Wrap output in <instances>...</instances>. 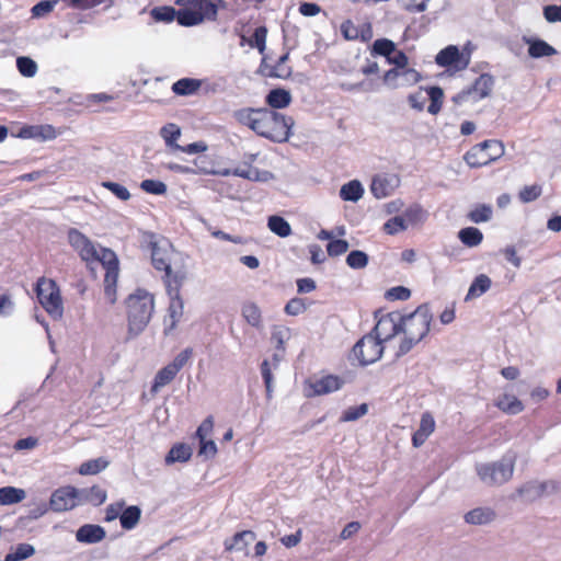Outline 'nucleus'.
<instances>
[{
    "instance_id": "obj_1",
    "label": "nucleus",
    "mask_w": 561,
    "mask_h": 561,
    "mask_svg": "<svg viewBox=\"0 0 561 561\" xmlns=\"http://www.w3.org/2000/svg\"><path fill=\"white\" fill-rule=\"evenodd\" d=\"M257 122L254 133L273 142H286L291 136L295 121L272 108L261 107L256 111Z\"/></svg>"
},
{
    "instance_id": "obj_2",
    "label": "nucleus",
    "mask_w": 561,
    "mask_h": 561,
    "mask_svg": "<svg viewBox=\"0 0 561 561\" xmlns=\"http://www.w3.org/2000/svg\"><path fill=\"white\" fill-rule=\"evenodd\" d=\"M128 333L127 339L138 336L147 328L153 310V296L144 289H137L126 300Z\"/></svg>"
},
{
    "instance_id": "obj_3",
    "label": "nucleus",
    "mask_w": 561,
    "mask_h": 561,
    "mask_svg": "<svg viewBox=\"0 0 561 561\" xmlns=\"http://www.w3.org/2000/svg\"><path fill=\"white\" fill-rule=\"evenodd\" d=\"M516 460V453L507 451L496 461L477 463V476L488 486L503 485L512 479Z\"/></svg>"
},
{
    "instance_id": "obj_4",
    "label": "nucleus",
    "mask_w": 561,
    "mask_h": 561,
    "mask_svg": "<svg viewBox=\"0 0 561 561\" xmlns=\"http://www.w3.org/2000/svg\"><path fill=\"white\" fill-rule=\"evenodd\" d=\"M504 154V145L496 139L484 140L466 152L463 159L471 168H480Z\"/></svg>"
},
{
    "instance_id": "obj_5",
    "label": "nucleus",
    "mask_w": 561,
    "mask_h": 561,
    "mask_svg": "<svg viewBox=\"0 0 561 561\" xmlns=\"http://www.w3.org/2000/svg\"><path fill=\"white\" fill-rule=\"evenodd\" d=\"M151 262L156 270L164 272V283L173 279L175 272H181L184 255L176 248H151Z\"/></svg>"
},
{
    "instance_id": "obj_6",
    "label": "nucleus",
    "mask_w": 561,
    "mask_h": 561,
    "mask_svg": "<svg viewBox=\"0 0 561 561\" xmlns=\"http://www.w3.org/2000/svg\"><path fill=\"white\" fill-rule=\"evenodd\" d=\"M432 319L428 305H420L413 312L403 316L402 333L422 341L430 332Z\"/></svg>"
},
{
    "instance_id": "obj_7",
    "label": "nucleus",
    "mask_w": 561,
    "mask_h": 561,
    "mask_svg": "<svg viewBox=\"0 0 561 561\" xmlns=\"http://www.w3.org/2000/svg\"><path fill=\"white\" fill-rule=\"evenodd\" d=\"M80 256L91 263H99L105 268L104 282L115 284L118 277V259L111 248H81Z\"/></svg>"
},
{
    "instance_id": "obj_8",
    "label": "nucleus",
    "mask_w": 561,
    "mask_h": 561,
    "mask_svg": "<svg viewBox=\"0 0 561 561\" xmlns=\"http://www.w3.org/2000/svg\"><path fill=\"white\" fill-rule=\"evenodd\" d=\"M37 298L43 308L54 319H60L64 313L59 288L51 279L39 278L36 284Z\"/></svg>"
},
{
    "instance_id": "obj_9",
    "label": "nucleus",
    "mask_w": 561,
    "mask_h": 561,
    "mask_svg": "<svg viewBox=\"0 0 561 561\" xmlns=\"http://www.w3.org/2000/svg\"><path fill=\"white\" fill-rule=\"evenodd\" d=\"M494 87V78L489 73L480 75L473 84L461 90L456 95L453 96L451 101L456 105H462L465 103L471 102L477 103L480 100L490 95L492 89Z\"/></svg>"
},
{
    "instance_id": "obj_10",
    "label": "nucleus",
    "mask_w": 561,
    "mask_h": 561,
    "mask_svg": "<svg viewBox=\"0 0 561 561\" xmlns=\"http://www.w3.org/2000/svg\"><path fill=\"white\" fill-rule=\"evenodd\" d=\"M185 279L183 272H175L173 279L167 280V291L170 296V305L168 308L171 323L165 328V334L175 329L179 320L183 314L184 304L180 295V288Z\"/></svg>"
},
{
    "instance_id": "obj_11",
    "label": "nucleus",
    "mask_w": 561,
    "mask_h": 561,
    "mask_svg": "<svg viewBox=\"0 0 561 561\" xmlns=\"http://www.w3.org/2000/svg\"><path fill=\"white\" fill-rule=\"evenodd\" d=\"M383 353L382 342L373 333L362 337L353 347L354 356L363 366L377 362Z\"/></svg>"
},
{
    "instance_id": "obj_12",
    "label": "nucleus",
    "mask_w": 561,
    "mask_h": 561,
    "mask_svg": "<svg viewBox=\"0 0 561 561\" xmlns=\"http://www.w3.org/2000/svg\"><path fill=\"white\" fill-rule=\"evenodd\" d=\"M403 316L398 312L383 314L373 329V333L382 343L391 340L399 333H402Z\"/></svg>"
},
{
    "instance_id": "obj_13",
    "label": "nucleus",
    "mask_w": 561,
    "mask_h": 561,
    "mask_svg": "<svg viewBox=\"0 0 561 561\" xmlns=\"http://www.w3.org/2000/svg\"><path fill=\"white\" fill-rule=\"evenodd\" d=\"M77 505H80L78 489L70 485L54 491L49 500V508L54 512H65Z\"/></svg>"
},
{
    "instance_id": "obj_14",
    "label": "nucleus",
    "mask_w": 561,
    "mask_h": 561,
    "mask_svg": "<svg viewBox=\"0 0 561 561\" xmlns=\"http://www.w3.org/2000/svg\"><path fill=\"white\" fill-rule=\"evenodd\" d=\"M224 3L222 0H178L176 4L191 7L199 13L204 20L214 21L218 14V5Z\"/></svg>"
},
{
    "instance_id": "obj_15",
    "label": "nucleus",
    "mask_w": 561,
    "mask_h": 561,
    "mask_svg": "<svg viewBox=\"0 0 561 561\" xmlns=\"http://www.w3.org/2000/svg\"><path fill=\"white\" fill-rule=\"evenodd\" d=\"M344 385V380L337 376L328 375L309 383L311 392L307 396H322L337 391Z\"/></svg>"
},
{
    "instance_id": "obj_16",
    "label": "nucleus",
    "mask_w": 561,
    "mask_h": 561,
    "mask_svg": "<svg viewBox=\"0 0 561 561\" xmlns=\"http://www.w3.org/2000/svg\"><path fill=\"white\" fill-rule=\"evenodd\" d=\"M523 42L528 46V55L534 59L556 55L557 49L546 41L538 37L523 36Z\"/></svg>"
},
{
    "instance_id": "obj_17",
    "label": "nucleus",
    "mask_w": 561,
    "mask_h": 561,
    "mask_svg": "<svg viewBox=\"0 0 561 561\" xmlns=\"http://www.w3.org/2000/svg\"><path fill=\"white\" fill-rule=\"evenodd\" d=\"M106 537L105 529L95 524H84L76 531V539L82 543H98Z\"/></svg>"
},
{
    "instance_id": "obj_18",
    "label": "nucleus",
    "mask_w": 561,
    "mask_h": 561,
    "mask_svg": "<svg viewBox=\"0 0 561 561\" xmlns=\"http://www.w3.org/2000/svg\"><path fill=\"white\" fill-rule=\"evenodd\" d=\"M461 54L457 46L449 45L442 49L435 57V61L440 67H450L455 66L457 69H463L468 66V60H465L462 65H459L461 61Z\"/></svg>"
},
{
    "instance_id": "obj_19",
    "label": "nucleus",
    "mask_w": 561,
    "mask_h": 561,
    "mask_svg": "<svg viewBox=\"0 0 561 561\" xmlns=\"http://www.w3.org/2000/svg\"><path fill=\"white\" fill-rule=\"evenodd\" d=\"M56 130L51 125H32L20 129L18 137L23 139L51 140L56 138Z\"/></svg>"
},
{
    "instance_id": "obj_20",
    "label": "nucleus",
    "mask_w": 561,
    "mask_h": 561,
    "mask_svg": "<svg viewBox=\"0 0 561 561\" xmlns=\"http://www.w3.org/2000/svg\"><path fill=\"white\" fill-rule=\"evenodd\" d=\"M397 183L396 176L377 175L373 179L370 191L376 198H385L392 193Z\"/></svg>"
},
{
    "instance_id": "obj_21",
    "label": "nucleus",
    "mask_w": 561,
    "mask_h": 561,
    "mask_svg": "<svg viewBox=\"0 0 561 561\" xmlns=\"http://www.w3.org/2000/svg\"><path fill=\"white\" fill-rule=\"evenodd\" d=\"M79 504L90 503L94 506H99L106 501V491L99 485L91 488L78 489Z\"/></svg>"
},
{
    "instance_id": "obj_22",
    "label": "nucleus",
    "mask_w": 561,
    "mask_h": 561,
    "mask_svg": "<svg viewBox=\"0 0 561 561\" xmlns=\"http://www.w3.org/2000/svg\"><path fill=\"white\" fill-rule=\"evenodd\" d=\"M265 102L272 110H280L287 107L291 102L290 92L276 88L272 89L265 96Z\"/></svg>"
},
{
    "instance_id": "obj_23",
    "label": "nucleus",
    "mask_w": 561,
    "mask_h": 561,
    "mask_svg": "<svg viewBox=\"0 0 561 561\" xmlns=\"http://www.w3.org/2000/svg\"><path fill=\"white\" fill-rule=\"evenodd\" d=\"M256 536L255 533L252 530H243L240 533H237L231 541L226 540L225 547L228 551H244L247 553V548L249 545H251L255 540Z\"/></svg>"
},
{
    "instance_id": "obj_24",
    "label": "nucleus",
    "mask_w": 561,
    "mask_h": 561,
    "mask_svg": "<svg viewBox=\"0 0 561 561\" xmlns=\"http://www.w3.org/2000/svg\"><path fill=\"white\" fill-rule=\"evenodd\" d=\"M516 496L520 497L526 503H533L541 497L539 490V481L530 480L522 484L516 489L515 494L512 495V499Z\"/></svg>"
},
{
    "instance_id": "obj_25",
    "label": "nucleus",
    "mask_w": 561,
    "mask_h": 561,
    "mask_svg": "<svg viewBox=\"0 0 561 561\" xmlns=\"http://www.w3.org/2000/svg\"><path fill=\"white\" fill-rule=\"evenodd\" d=\"M495 518V513L488 507H477L465 515V520L471 525H485Z\"/></svg>"
},
{
    "instance_id": "obj_26",
    "label": "nucleus",
    "mask_w": 561,
    "mask_h": 561,
    "mask_svg": "<svg viewBox=\"0 0 561 561\" xmlns=\"http://www.w3.org/2000/svg\"><path fill=\"white\" fill-rule=\"evenodd\" d=\"M192 448L190 445L184 443H178L172 446L165 456V463L171 465L174 462H186L192 457Z\"/></svg>"
},
{
    "instance_id": "obj_27",
    "label": "nucleus",
    "mask_w": 561,
    "mask_h": 561,
    "mask_svg": "<svg viewBox=\"0 0 561 561\" xmlns=\"http://www.w3.org/2000/svg\"><path fill=\"white\" fill-rule=\"evenodd\" d=\"M141 517V508L137 505H130L123 508L121 514V526L125 530L134 529Z\"/></svg>"
},
{
    "instance_id": "obj_28",
    "label": "nucleus",
    "mask_w": 561,
    "mask_h": 561,
    "mask_svg": "<svg viewBox=\"0 0 561 561\" xmlns=\"http://www.w3.org/2000/svg\"><path fill=\"white\" fill-rule=\"evenodd\" d=\"M364 187L358 180H352L344 185H342L340 190V197L346 202L356 203L363 197Z\"/></svg>"
},
{
    "instance_id": "obj_29",
    "label": "nucleus",
    "mask_w": 561,
    "mask_h": 561,
    "mask_svg": "<svg viewBox=\"0 0 561 561\" xmlns=\"http://www.w3.org/2000/svg\"><path fill=\"white\" fill-rule=\"evenodd\" d=\"M35 547L31 543L22 542L11 547L3 561H24L35 554Z\"/></svg>"
},
{
    "instance_id": "obj_30",
    "label": "nucleus",
    "mask_w": 561,
    "mask_h": 561,
    "mask_svg": "<svg viewBox=\"0 0 561 561\" xmlns=\"http://www.w3.org/2000/svg\"><path fill=\"white\" fill-rule=\"evenodd\" d=\"M176 375L178 371L168 364L156 374L150 391L157 393L161 388L169 385Z\"/></svg>"
},
{
    "instance_id": "obj_31",
    "label": "nucleus",
    "mask_w": 561,
    "mask_h": 561,
    "mask_svg": "<svg viewBox=\"0 0 561 561\" xmlns=\"http://www.w3.org/2000/svg\"><path fill=\"white\" fill-rule=\"evenodd\" d=\"M202 85V81L194 78H182L172 84V91L176 95H192Z\"/></svg>"
},
{
    "instance_id": "obj_32",
    "label": "nucleus",
    "mask_w": 561,
    "mask_h": 561,
    "mask_svg": "<svg viewBox=\"0 0 561 561\" xmlns=\"http://www.w3.org/2000/svg\"><path fill=\"white\" fill-rule=\"evenodd\" d=\"M495 405L507 414H518L524 410V404L515 396L503 394L500 397Z\"/></svg>"
},
{
    "instance_id": "obj_33",
    "label": "nucleus",
    "mask_w": 561,
    "mask_h": 561,
    "mask_svg": "<svg viewBox=\"0 0 561 561\" xmlns=\"http://www.w3.org/2000/svg\"><path fill=\"white\" fill-rule=\"evenodd\" d=\"M491 287V279L485 274L478 275L473 282L471 283L468 294L466 296V300L473 299L480 297L484 293H486Z\"/></svg>"
},
{
    "instance_id": "obj_34",
    "label": "nucleus",
    "mask_w": 561,
    "mask_h": 561,
    "mask_svg": "<svg viewBox=\"0 0 561 561\" xmlns=\"http://www.w3.org/2000/svg\"><path fill=\"white\" fill-rule=\"evenodd\" d=\"M26 496L23 489L14 486L0 488V505H12L22 502Z\"/></svg>"
},
{
    "instance_id": "obj_35",
    "label": "nucleus",
    "mask_w": 561,
    "mask_h": 561,
    "mask_svg": "<svg viewBox=\"0 0 561 561\" xmlns=\"http://www.w3.org/2000/svg\"><path fill=\"white\" fill-rule=\"evenodd\" d=\"M242 317L253 328H262V313L259 306L254 302L243 305L241 310Z\"/></svg>"
},
{
    "instance_id": "obj_36",
    "label": "nucleus",
    "mask_w": 561,
    "mask_h": 561,
    "mask_svg": "<svg viewBox=\"0 0 561 561\" xmlns=\"http://www.w3.org/2000/svg\"><path fill=\"white\" fill-rule=\"evenodd\" d=\"M160 135L164 139L167 147L174 150H179V148H181V146L176 144V140L181 136V129L178 125L173 123L164 125L160 129Z\"/></svg>"
},
{
    "instance_id": "obj_37",
    "label": "nucleus",
    "mask_w": 561,
    "mask_h": 561,
    "mask_svg": "<svg viewBox=\"0 0 561 561\" xmlns=\"http://www.w3.org/2000/svg\"><path fill=\"white\" fill-rule=\"evenodd\" d=\"M175 19L181 26H194L203 22V16L191 7L176 11Z\"/></svg>"
},
{
    "instance_id": "obj_38",
    "label": "nucleus",
    "mask_w": 561,
    "mask_h": 561,
    "mask_svg": "<svg viewBox=\"0 0 561 561\" xmlns=\"http://www.w3.org/2000/svg\"><path fill=\"white\" fill-rule=\"evenodd\" d=\"M396 44L388 38L376 39L371 46V56H382L386 60L391 58V55L396 51Z\"/></svg>"
},
{
    "instance_id": "obj_39",
    "label": "nucleus",
    "mask_w": 561,
    "mask_h": 561,
    "mask_svg": "<svg viewBox=\"0 0 561 561\" xmlns=\"http://www.w3.org/2000/svg\"><path fill=\"white\" fill-rule=\"evenodd\" d=\"M256 111L257 108L252 107L240 108L233 112V117L238 123L254 131L257 122Z\"/></svg>"
},
{
    "instance_id": "obj_40",
    "label": "nucleus",
    "mask_w": 561,
    "mask_h": 561,
    "mask_svg": "<svg viewBox=\"0 0 561 561\" xmlns=\"http://www.w3.org/2000/svg\"><path fill=\"white\" fill-rule=\"evenodd\" d=\"M425 91L431 100V103L427 107L428 113L432 115L438 114L439 111L442 110V105H443V98H444L443 89L438 85H433V87L426 88Z\"/></svg>"
},
{
    "instance_id": "obj_41",
    "label": "nucleus",
    "mask_w": 561,
    "mask_h": 561,
    "mask_svg": "<svg viewBox=\"0 0 561 561\" xmlns=\"http://www.w3.org/2000/svg\"><path fill=\"white\" fill-rule=\"evenodd\" d=\"M267 226L272 232L282 238L289 236L291 232L290 225L280 216H271Z\"/></svg>"
},
{
    "instance_id": "obj_42",
    "label": "nucleus",
    "mask_w": 561,
    "mask_h": 561,
    "mask_svg": "<svg viewBox=\"0 0 561 561\" xmlns=\"http://www.w3.org/2000/svg\"><path fill=\"white\" fill-rule=\"evenodd\" d=\"M458 237L463 245H479L482 242L483 234L476 227H467L458 232Z\"/></svg>"
},
{
    "instance_id": "obj_43",
    "label": "nucleus",
    "mask_w": 561,
    "mask_h": 561,
    "mask_svg": "<svg viewBox=\"0 0 561 561\" xmlns=\"http://www.w3.org/2000/svg\"><path fill=\"white\" fill-rule=\"evenodd\" d=\"M107 466L108 461L103 457L91 459L80 465L79 473L82 476L96 474L104 470Z\"/></svg>"
},
{
    "instance_id": "obj_44",
    "label": "nucleus",
    "mask_w": 561,
    "mask_h": 561,
    "mask_svg": "<svg viewBox=\"0 0 561 561\" xmlns=\"http://www.w3.org/2000/svg\"><path fill=\"white\" fill-rule=\"evenodd\" d=\"M150 15L156 22L170 23L175 19L176 10L169 5L154 7L151 9Z\"/></svg>"
},
{
    "instance_id": "obj_45",
    "label": "nucleus",
    "mask_w": 561,
    "mask_h": 561,
    "mask_svg": "<svg viewBox=\"0 0 561 561\" xmlns=\"http://www.w3.org/2000/svg\"><path fill=\"white\" fill-rule=\"evenodd\" d=\"M348 248H327V252L322 248H316L311 251V262L313 264L323 263L327 254L330 256H339L347 251Z\"/></svg>"
},
{
    "instance_id": "obj_46",
    "label": "nucleus",
    "mask_w": 561,
    "mask_h": 561,
    "mask_svg": "<svg viewBox=\"0 0 561 561\" xmlns=\"http://www.w3.org/2000/svg\"><path fill=\"white\" fill-rule=\"evenodd\" d=\"M492 213H493V210L490 205L481 204V205H478L474 209H472L468 214V218L470 221H472L474 224L486 222L491 219Z\"/></svg>"
},
{
    "instance_id": "obj_47",
    "label": "nucleus",
    "mask_w": 561,
    "mask_h": 561,
    "mask_svg": "<svg viewBox=\"0 0 561 561\" xmlns=\"http://www.w3.org/2000/svg\"><path fill=\"white\" fill-rule=\"evenodd\" d=\"M16 68L19 72L26 78H32L37 72V64L27 56H20L16 58Z\"/></svg>"
},
{
    "instance_id": "obj_48",
    "label": "nucleus",
    "mask_w": 561,
    "mask_h": 561,
    "mask_svg": "<svg viewBox=\"0 0 561 561\" xmlns=\"http://www.w3.org/2000/svg\"><path fill=\"white\" fill-rule=\"evenodd\" d=\"M346 263L351 268L360 270L368 264V255L359 250H354L346 256Z\"/></svg>"
},
{
    "instance_id": "obj_49",
    "label": "nucleus",
    "mask_w": 561,
    "mask_h": 561,
    "mask_svg": "<svg viewBox=\"0 0 561 561\" xmlns=\"http://www.w3.org/2000/svg\"><path fill=\"white\" fill-rule=\"evenodd\" d=\"M140 188L148 193V194H153V195H163L167 193V185L165 183H163L162 181H159V180H151V179H147V180H144L141 183H140Z\"/></svg>"
},
{
    "instance_id": "obj_50",
    "label": "nucleus",
    "mask_w": 561,
    "mask_h": 561,
    "mask_svg": "<svg viewBox=\"0 0 561 561\" xmlns=\"http://www.w3.org/2000/svg\"><path fill=\"white\" fill-rule=\"evenodd\" d=\"M407 228V218L403 217L402 215L390 218L383 225V230L388 234H396L400 231L405 230Z\"/></svg>"
},
{
    "instance_id": "obj_51",
    "label": "nucleus",
    "mask_w": 561,
    "mask_h": 561,
    "mask_svg": "<svg viewBox=\"0 0 561 561\" xmlns=\"http://www.w3.org/2000/svg\"><path fill=\"white\" fill-rule=\"evenodd\" d=\"M49 510V505H47L44 501L33 502L28 505L27 513L23 517L28 520H35L45 515Z\"/></svg>"
},
{
    "instance_id": "obj_52",
    "label": "nucleus",
    "mask_w": 561,
    "mask_h": 561,
    "mask_svg": "<svg viewBox=\"0 0 561 561\" xmlns=\"http://www.w3.org/2000/svg\"><path fill=\"white\" fill-rule=\"evenodd\" d=\"M368 412V405L366 403H362L357 407H351L345 410L341 416V422H353L362 416L366 415Z\"/></svg>"
},
{
    "instance_id": "obj_53",
    "label": "nucleus",
    "mask_w": 561,
    "mask_h": 561,
    "mask_svg": "<svg viewBox=\"0 0 561 561\" xmlns=\"http://www.w3.org/2000/svg\"><path fill=\"white\" fill-rule=\"evenodd\" d=\"M308 306L305 302V299L299 297H294L285 305L284 311L288 316H299L307 310Z\"/></svg>"
},
{
    "instance_id": "obj_54",
    "label": "nucleus",
    "mask_w": 561,
    "mask_h": 561,
    "mask_svg": "<svg viewBox=\"0 0 561 561\" xmlns=\"http://www.w3.org/2000/svg\"><path fill=\"white\" fill-rule=\"evenodd\" d=\"M101 185L108 190L113 195H115L121 201H128L130 198V193L124 185L112 182V181H103Z\"/></svg>"
},
{
    "instance_id": "obj_55",
    "label": "nucleus",
    "mask_w": 561,
    "mask_h": 561,
    "mask_svg": "<svg viewBox=\"0 0 561 561\" xmlns=\"http://www.w3.org/2000/svg\"><path fill=\"white\" fill-rule=\"evenodd\" d=\"M399 73L401 87L413 85L417 83L422 78L419 71L408 67L400 69Z\"/></svg>"
},
{
    "instance_id": "obj_56",
    "label": "nucleus",
    "mask_w": 561,
    "mask_h": 561,
    "mask_svg": "<svg viewBox=\"0 0 561 561\" xmlns=\"http://www.w3.org/2000/svg\"><path fill=\"white\" fill-rule=\"evenodd\" d=\"M57 4V0H43L37 2L31 9V13L33 18H43L44 15L50 13L55 5Z\"/></svg>"
},
{
    "instance_id": "obj_57",
    "label": "nucleus",
    "mask_w": 561,
    "mask_h": 561,
    "mask_svg": "<svg viewBox=\"0 0 561 561\" xmlns=\"http://www.w3.org/2000/svg\"><path fill=\"white\" fill-rule=\"evenodd\" d=\"M288 56L289 54L286 53L279 57L277 65L270 73L271 77L286 79L290 76L291 69L289 67H284V64L288 60Z\"/></svg>"
},
{
    "instance_id": "obj_58",
    "label": "nucleus",
    "mask_w": 561,
    "mask_h": 561,
    "mask_svg": "<svg viewBox=\"0 0 561 561\" xmlns=\"http://www.w3.org/2000/svg\"><path fill=\"white\" fill-rule=\"evenodd\" d=\"M539 490L541 497L549 496L558 494L561 491V484L557 480L539 481Z\"/></svg>"
},
{
    "instance_id": "obj_59",
    "label": "nucleus",
    "mask_w": 561,
    "mask_h": 561,
    "mask_svg": "<svg viewBox=\"0 0 561 561\" xmlns=\"http://www.w3.org/2000/svg\"><path fill=\"white\" fill-rule=\"evenodd\" d=\"M267 30L265 26H259L254 30L251 45L256 47L260 53L265 50Z\"/></svg>"
},
{
    "instance_id": "obj_60",
    "label": "nucleus",
    "mask_w": 561,
    "mask_h": 561,
    "mask_svg": "<svg viewBox=\"0 0 561 561\" xmlns=\"http://www.w3.org/2000/svg\"><path fill=\"white\" fill-rule=\"evenodd\" d=\"M217 454V445L213 439L203 438L199 440L198 455L204 456L206 459L214 458Z\"/></svg>"
},
{
    "instance_id": "obj_61",
    "label": "nucleus",
    "mask_w": 561,
    "mask_h": 561,
    "mask_svg": "<svg viewBox=\"0 0 561 561\" xmlns=\"http://www.w3.org/2000/svg\"><path fill=\"white\" fill-rule=\"evenodd\" d=\"M541 194V187L539 185L525 186L519 192V198L524 203H530L537 199Z\"/></svg>"
},
{
    "instance_id": "obj_62",
    "label": "nucleus",
    "mask_w": 561,
    "mask_h": 561,
    "mask_svg": "<svg viewBox=\"0 0 561 561\" xmlns=\"http://www.w3.org/2000/svg\"><path fill=\"white\" fill-rule=\"evenodd\" d=\"M410 296V289L403 286H396L386 291V298L389 300H407Z\"/></svg>"
},
{
    "instance_id": "obj_63",
    "label": "nucleus",
    "mask_w": 561,
    "mask_h": 561,
    "mask_svg": "<svg viewBox=\"0 0 561 561\" xmlns=\"http://www.w3.org/2000/svg\"><path fill=\"white\" fill-rule=\"evenodd\" d=\"M125 507V501L121 500L118 502L110 504L105 510V520L113 522L116 518L121 519V514L123 508Z\"/></svg>"
},
{
    "instance_id": "obj_64",
    "label": "nucleus",
    "mask_w": 561,
    "mask_h": 561,
    "mask_svg": "<svg viewBox=\"0 0 561 561\" xmlns=\"http://www.w3.org/2000/svg\"><path fill=\"white\" fill-rule=\"evenodd\" d=\"M543 16L549 23L561 22V4H549L543 8Z\"/></svg>"
}]
</instances>
